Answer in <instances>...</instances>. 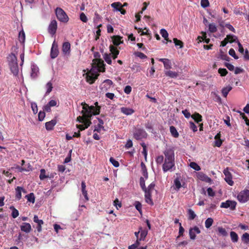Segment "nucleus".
I'll return each mask as SVG.
<instances>
[{
  "mask_svg": "<svg viewBox=\"0 0 249 249\" xmlns=\"http://www.w3.org/2000/svg\"><path fill=\"white\" fill-rule=\"evenodd\" d=\"M94 59L92 61V68L86 73L87 82L91 84L97 78L98 72L105 70L104 61L100 58V54L98 52L94 53Z\"/></svg>",
  "mask_w": 249,
  "mask_h": 249,
  "instance_id": "1",
  "label": "nucleus"
},
{
  "mask_svg": "<svg viewBox=\"0 0 249 249\" xmlns=\"http://www.w3.org/2000/svg\"><path fill=\"white\" fill-rule=\"evenodd\" d=\"M100 110H82V115L79 116L77 118V121L83 124H76V127L79 129V131H82L88 128L91 124V117L93 115H96L100 113Z\"/></svg>",
  "mask_w": 249,
  "mask_h": 249,
  "instance_id": "2",
  "label": "nucleus"
},
{
  "mask_svg": "<svg viewBox=\"0 0 249 249\" xmlns=\"http://www.w3.org/2000/svg\"><path fill=\"white\" fill-rule=\"evenodd\" d=\"M7 59L12 72L14 75H18V67L17 64L16 56L15 54L11 53L9 55Z\"/></svg>",
  "mask_w": 249,
  "mask_h": 249,
  "instance_id": "3",
  "label": "nucleus"
},
{
  "mask_svg": "<svg viewBox=\"0 0 249 249\" xmlns=\"http://www.w3.org/2000/svg\"><path fill=\"white\" fill-rule=\"evenodd\" d=\"M55 13L57 19L61 22L66 23L69 20V18L66 13L60 7L55 9Z\"/></svg>",
  "mask_w": 249,
  "mask_h": 249,
  "instance_id": "4",
  "label": "nucleus"
},
{
  "mask_svg": "<svg viewBox=\"0 0 249 249\" xmlns=\"http://www.w3.org/2000/svg\"><path fill=\"white\" fill-rule=\"evenodd\" d=\"M147 137V134L143 129L140 128H135L133 132V137L137 140H142L146 138Z\"/></svg>",
  "mask_w": 249,
  "mask_h": 249,
  "instance_id": "5",
  "label": "nucleus"
},
{
  "mask_svg": "<svg viewBox=\"0 0 249 249\" xmlns=\"http://www.w3.org/2000/svg\"><path fill=\"white\" fill-rule=\"evenodd\" d=\"M237 200L241 203H245L249 200V190H244L241 191L237 196Z\"/></svg>",
  "mask_w": 249,
  "mask_h": 249,
  "instance_id": "6",
  "label": "nucleus"
},
{
  "mask_svg": "<svg viewBox=\"0 0 249 249\" xmlns=\"http://www.w3.org/2000/svg\"><path fill=\"white\" fill-rule=\"evenodd\" d=\"M236 204L237 203L235 201L228 200L225 202H222L220 205V207L224 208H230L231 210H234L235 209Z\"/></svg>",
  "mask_w": 249,
  "mask_h": 249,
  "instance_id": "7",
  "label": "nucleus"
},
{
  "mask_svg": "<svg viewBox=\"0 0 249 249\" xmlns=\"http://www.w3.org/2000/svg\"><path fill=\"white\" fill-rule=\"evenodd\" d=\"M223 173L225 176V180L226 182L230 186H232L234 182L232 180L231 174L229 171V168L228 167L224 170Z\"/></svg>",
  "mask_w": 249,
  "mask_h": 249,
  "instance_id": "8",
  "label": "nucleus"
},
{
  "mask_svg": "<svg viewBox=\"0 0 249 249\" xmlns=\"http://www.w3.org/2000/svg\"><path fill=\"white\" fill-rule=\"evenodd\" d=\"M165 158V160L174 161V151L172 148L166 149L164 152Z\"/></svg>",
  "mask_w": 249,
  "mask_h": 249,
  "instance_id": "9",
  "label": "nucleus"
},
{
  "mask_svg": "<svg viewBox=\"0 0 249 249\" xmlns=\"http://www.w3.org/2000/svg\"><path fill=\"white\" fill-rule=\"evenodd\" d=\"M57 28V23L55 20H53L51 21L48 27V32L52 36H54L56 33Z\"/></svg>",
  "mask_w": 249,
  "mask_h": 249,
  "instance_id": "10",
  "label": "nucleus"
},
{
  "mask_svg": "<svg viewBox=\"0 0 249 249\" xmlns=\"http://www.w3.org/2000/svg\"><path fill=\"white\" fill-rule=\"evenodd\" d=\"M59 53V51L58 50V46L57 44L56 43L55 41L54 40L52 44L51 50V57L52 59H54L56 58Z\"/></svg>",
  "mask_w": 249,
  "mask_h": 249,
  "instance_id": "11",
  "label": "nucleus"
},
{
  "mask_svg": "<svg viewBox=\"0 0 249 249\" xmlns=\"http://www.w3.org/2000/svg\"><path fill=\"white\" fill-rule=\"evenodd\" d=\"M175 166L174 161L164 160L162 165V169L164 172H167Z\"/></svg>",
  "mask_w": 249,
  "mask_h": 249,
  "instance_id": "12",
  "label": "nucleus"
},
{
  "mask_svg": "<svg viewBox=\"0 0 249 249\" xmlns=\"http://www.w3.org/2000/svg\"><path fill=\"white\" fill-rule=\"evenodd\" d=\"M62 52L65 55H69L71 52V44L69 42H65L62 45Z\"/></svg>",
  "mask_w": 249,
  "mask_h": 249,
  "instance_id": "13",
  "label": "nucleus"
},
{
  "mask_svg": "<svg viewBox=\"0 0 249 249\" xmlns=\"http://www.w3.org/2000/svg\"><path fill=\"white\" fill-rule=\"evenodd\" d=\"M158 60L163 63L164 67L165 70H170L172 68L171 62L169 59L167 58H159Z\"/></svg>",
  "mask_w": 249,
  "mask_h": 249,
  "instance_id": "14",
  "label": "nucleus"
},
{
  "mask_svg": "<svg viewBox=\"0 0 249 249\" xmlns=\"http://www.w3.org/2000/svg\"><path fill=\"white\" fill-rule=\"evenodd\" d=\"M20 230L26 233H29L32 230V227L29 223H23L20 226Z\"/></svg>",
  "mask_w": 249,
  "mask_h": 249,
  "instance_id": "15",
  "label": "nucleus"
},
{
  "mask_svg": "<svg viewBox=\"0 0 249 249\" xmlns=\"http://www.w3.org/2000/svg\"><path fill=\"white\" fill-rule=\"evenodd\" d=\"M38 72L39 69L38 67L35 64H32L31 65V76L32 78H35L37 76Z\"/></svg>",
  "mask_w": 249,
  "mask_h": 249,
  "instance_id": "16",
  "label": "nucleus"
},
{
  "mask_svg": "<svg viewBox=\"0 0 249 249\" xmlns=\"http://www.w3.org/2000/svg\"><path fill=\"white\" fill-rule=\"evenodd\" d=\"M56 124V120H52L51 121L46 122L45 123V128L48 131L52 130Z\"/></svg>",
  "mask_w": 249,
  "mask_h": 249,
  "instance_id": "17",
  "label": "nucleus"
},
{
  "mask_svg": "<svg viewBox=\"0 0 249 249\" xmlns=\"http://www.w3.org/2000/svg\"><path fill=\"white\" fill-rule=\"evenodd\" d=\"M16 197L19 200L21 198V192L26 193V191L21 187L18 186L16 188Z\"/></svg>",
  "mask_w": 249,
  "mask_h": 249,
  "instance_id": "18",
  "label": "nucleus"
},
{
  "mask_svg": "<svg viewBox=\"0 0 249 249\" xmlns=\"http://www.w3.org/2000/svg\"><path fill=\"white\" fill-rule=\"evenodd\" d=\"M59 102L57 100H50L47 105L45 107L44 109H49L51 107H58Z\"/></svg>",
  "mask_w": 249,
  "mask_h": 249,
  "instance_id": "19",
  "label": "nucleus"
},
{
  "mask_svg": "<svg viewBox=\"0 0 249 249\" xmlns=\"http://www.w3.org/2000/svg\"><path fill=\"white\" fill-rule=\"evenodd\" d=\"M216 231L218 232V235L219 236L226 237L228 235L226 229L222 227H217Z\"/></svg>",
  "mask_w": 249,
  "mask_h": 249,
  "instance_id": "20",
  "label": "nucleus"
},
{
  "mask_svg": "<svg viewBox=\"0 0 249 249\" xmlns=\"http://www.w3.org/2000/svg\"><path fill=\"white\" fill-rule=\"evenodd\" d=\"M112 42L114 45L118 46L122 43L123 41L121 40L122 37L120 36H115L112 38Z\"/></svg>",
  "mask_w": 249,
  "mask_h": 249,
  "instance_id": "21",
  "label": "nucleus"
},
{
  "mask_svg": "<svg viewBox=\"0 0 249 249\" xmlns=\"http://www.w3.org/2000/svg\"><path fill=\"white\" fill-rule=\"evenodd\" d=\"M232 89V87L230 85H228L225 87H224L221 90L222 95L224 97H226L229 92Z\"/></svg>",
  "mask_w": 249,
  "mask_h": 249,
  "instance_id": "22",
  "label": "nucleus"
},
{
  "mask_svg": "<svg viewBox=\"0 0 249 249\" xmlns=\"http://www.w3.org/2000/svg\"><path fill=\"white\" fill-rule=\"evenodd\" d=\"M164 73L166 76L172 78H176L178 75V72L172 71H165Z\"/></svg>",
  "mask_w": 249,
  "mask_h": 249,
  "instance_id": "23",
  "label": "nucleus"
},
{
  "mask_svg": "<svg viewBox=\"0 0 249 249\" xmlns=\"http://www.w3.org/2000/svg\"><path fill=\"white\" fill-rule=\"evenodd\" d=\"M113 84V82L111 80L109 79H106L105 80L102 85H101L102 88H105L106 89L109 88L111 86H112Z\"/></svg>",
  "mask_w": 249,
  "mask_h": 249,
  "instance_id": "24",
  "label": "nucleus"
},
{
  "mask_svg": "<svg viewBox=\"0 0 249 249\" xmlns=\"http://www.w3.org/2000/svg\"><path fill=\"white\" fill-rule=\"evenodd\" d=\"M141 166L142 174L143 176L144 177V178L146 179L147 178L148 175V172L147 171V168H146V167L145 164L143 162H141Z\"/></svg>",
  "mask_w": 249,
  "mask_h": 249,
  "instance_id": "25",
  "label": "nucleus"
},
{
  "mask_svg": "<svg viewBox=\"0 0 249 249\" xmlns=\"http://www.w3.org/2000/svg\"><path fill=\"white\" fill-rule=\"evenodd\" d=\"M145 193V201L152 205H153V201H152V199L151 198V194H150V193H148V192H144Z\"/></svg>",
  "mask_w": 249,
  "mask_h": 249,
  "instance_id": "26",
  "label": "nucleus"
},
{
  "mask_svg": "<svg viewBox=\"0 0 249 249\" xmlns=\"http://www.w3.org/2000/svg\"><path fill=\"white\" fill-rule=\"evenodd\" d=\"M170 131L171 133V135L174 138H178L179 136V134L177 131L176 128L174 126H170Z\"/></svg>",
  "mask_w": 249,
  "mask_h": 249,
  "instance_id": "27",
  "label": "nucleus"
},
{
  "mask_svg": "<svg viewBox=\"0 0 249 249\" xmlns=\"http://www.w3.org/2000/svg\"><path fill=\"white\" fill-rule=\"evenodd\" d=\"M175 189L178 190L181 187V184L179 178H177L174 180Z\"/></svg>",
  "mask_w": 249,
  "mask_h": 249,
  "instance_id": "28",
  "label": "nucleus"
},
{
  "mask_svg": "<svg viewBox=\"0 0 249 249\" xmlns=\"http://www.w3.org/2000/svg\"><path fill=\"white\" fill-rule=\"evenodd\" d=\"M160 34L161 36L167 41L171 42V40L168 39V33L167 31L164 29H161L160 30Z\"/></svg>",
  "mask_w": 249,
  "mask_h": 249,
  "instance_id": "29",
  "label": "nucleus"
},
{
  "mask_svg": "<svg viewBox=\"0 0 249 249\" xmlns=\"http://www.w3.org/2000/svg\"><path fill=\"white\" fill-rule=\"evenodd\" d=\"M140 230H141V235L140 238L138 239L140 241L142 240L143 241L145 239L146 235H147L148 231L147 230H142V228H140Z\"/></svg>",
  "mask_w": 249,
  "mask_h": 249,
  "instance_id": "30",
  "label": "nucleus"
},
{
  "mask_svg": "<svg viewBox=\"0 0 249 249\" xmlns=\"http://www.w3.org/2000/svg\"><path fill=\"white\" fill-rule=\"evenodd\" d=\"M111 6L114 8V11H120V8L122 7V5L120 2H113L111 4Z\"/></svg>",
  "mask_w": 249,
  "mask_h": 249,
  "instance_id": "31",
  "label": "nucleus"
},
{
  "mask_svg": "<svg viewBox=\"0 0 249 249\" xmlns=\"http://www.w3.org/2000/svg\"><path fill=\"white\" fill-rule=\"evenodd\" d=\"M191 117L197 123L202 121V116L198 113H195Z\"/></svg>",
  "mask_w": 249,
  "mask_h": 249,
  "instance_id": "32",
  "label": "nucleus"
},
{
  "mask_svg": "<svg viewBox=\"0 0 249 249\" xmlns=\"http://www.w3.org/2000/svg\"><path fill=\"white\" fill-rule=\"evenodd\" d=\"M99 124H98L97 127H96L94 130V131H97L98 132H100L101 131V129H104V126H103L104 124V122L102 119H99Z\"/></svg>",
  "mask_w": 249,
  "mask_h": 249,
  "instance_id": "33",
  "label": "nucleus"
},
{
  "mask_svg": "<svg viewBox=\"0 0 249 249\" xmlns=\"http://www.w3.org/2000/svg\"><path fill=\"white\" fill-rule=\"evenodd\" d=\"M230 236H231V241L234 242V243H236V242H237V241H238V236L237 235V234L234 232V231H231L230 232Z\"/></svg>",
  "mask_w": 249,
  "mask_h": 249,
  "instance_id": "34",
  "label": "nucleus"
},
{
  "mask_svg": "<svg viewBox=\"0 0 249 249\" xmlns=\"http://www.w3.org/2000/svg\"><path fill=\"white\" fill-rule=\"evenodd\" d=\"M242 241L245 244L249 243V234L247 232L244 233L241 237Z\"/></svg>",
  "mask_w": 249,
  "mask_h": 249,
  "instance_id": "35",
  "label": "nucleus"
},
{
  "mask_svg": "<svg viewBox=\"0 0 249 249\" xmlns=\"http://www.w3.org/2000/svg\"><path fill=\"white\" fill-rule=\"evenodd\" d=\"M19 41L22 44L24 43L25 39V35L23 30L19 32L18 34Z\"/></svg>",
  "mask_w": 249,
  "mask_h": 249,
  "instance_id": "36",
  "label": "nucleus"
},
{
  "mask_svg": "<svg viewBox=\"0 0 249 249\" xmlns=\"http://www.w3.org/2000/svg\"><path fill=\"white\" fill-rule=\"evenodd\" d=\"M213 223V220L212 218H207L205 222V227L207 229L210 228Z\"/></svg>",
  "mask_w": 249,
  "mask_h": 249,
  "instance_id": "37",
  "label": "nucleus"
},
{
  "mask_svg": "<svg viewBox=\"0 0 249 249\" xmlns=\"http://www.w3.org/2000/svg\"><path fill=\"white\" fill-rule=\"evenodd\" d=\"M25 197L27 199L28 201L34 203L35 201V197L34 193H31L25 196Z\"/></svg>",
  "mask_w": 249,
  "mask_h": 249,
  "instance_id": "38",
  "label": "nucleus"
},
{
  "mask_svg": "<svg viewBox=\"0 0 249 249\" xmlns=\"http://www.w3.org/2000/svg\"><path fill=\"white\" fill-rule=\"evenodd\" d=\"M104 59H105V61L109 65H111L112 63V61L111 59V55L110 54H107V53H105L104 54Z\"/></svg>",
  "mask_w": 249,
  "mask_h": 249,
  "instance_id": "39",
  "label": "nucleus"
},
{
  "mask_svg": "<svg viewBox=\"0 0 249 249\" xmlns=\"http://www.w3.org/2000/svg\"><path fill=\"white\" fill-rule=\"evenodd\" d=\"M209 30L211 33H215L217 31V27L213 23H210L209 25Z\"/></svg>",
  "mask_w": 249,
  "mask_h": 249,
  "instance_id": "40",
  "label": "nucleus"
},
{
  "mask_svg": "<svg viewBox=\"0 0 249 249\" xmlns=\"http://www.w3.org/2000/svg\"><path fill=\"white\" fill-rule=\"evenodd\" d=\"M155 186V184L154 182L151 183L147 188L146 187V190H144V192H148L151 194L152 191L154 190Z\"/></svg>",
  "mask_w": 249,
  "mask_h": 249,
  "instance_id": "41",
  "label": "nucleus"
},
{
  "mask_svg": "<svg viewBox=\"0 0 249 249\" xmlns=\"http://www.w3.org/2000/svg\"><path fill=\"white\" fill-rule=\"evenodd\" d=\"M46 94L50 93L53 89V84L51 82H48L46 85Z\"/></svg>",
  "mask_w": 249,
  "mask_h": 249,
  "instance_id": "42",
  "label": "nucleus"
},
{
  "mask_svg": "<svg viewBox=\"0 0 249 249\" xmlns=\"http://www.w3.org/2000/svg\"><path fill=\"white\" fill-rule=\"evenodd\" d=\"M226 38L228 41L230 42H235L236 40L237 39L236 36L231 35H227Z\"/></svg>",
  "mask_w": 249,
  "mask_h": 249,
  "instance_id": "43",
  "label": "nucleus"
},
{
  "mask_svg": "<svg viewBox=\"0 0 249 249\" xmlns=\"http://www.w3.org/2000/svg\"><path fill=\"white\" fill-rule=\"evenodd\" d=\"M44 110H40L38 113V120L39 121H43L45 117V112Z\"/></svg>",
  "mask_w": 249,
  "mask_h": 249,
  "instance_id": "44",
  "label": "nucleus"
},
{
  "mask_svg": "<svg viewBox=\"0 0 249 249\" xmlns=\"http://www.w3.org/2000/svg\"><path fill=\"white\" fill-rule=\"evenodd\" d=\"M188 213L189 215V219L190 220H193L196 217V214L195 212L191 209L188 210Z\"/></svg>",
  "mask_w": 249,
  "mask_h": 249,
  "instance_id": "45",
  "label": "nucleus"
},
{
  "mask_svg": "<svg viewBox=\"0 0 249 249\" xmlns=\"http://www.w3.org/2000/svg\"><path fill=\"white\" fill-rule=\"evenodd\" d=\"M190 166L191 168H192L193 169L196 171H199L201 169L200 166L195 162H191Z\"/></svg>",
  "mask_w": 249,
  "mask_h": 249,
  "instance_id": "46",
  "label": "nucleus"
},
{
  "mask_svg": "<svg viewBox=\"0 0 249 249\" xmlns=\"http://www.w3.org/2000/svg\"><path fill=\"white\" fill-rule=\"evenodd\" d=\"M45 170L44 169H42L40 170V174L39 175V178L41 180H43L46 178H48L49 176H46L45 175Z\"/></svg>",
  "mask_w": 249,
  "mask_h": 249,
  "instance_id": "47",
  "label": "nucleus"
},
{
  "mask_svg": "<svg viewBox=\"0 0 249 249\" xmlns=\"http://www.w3.org/2000/svg\"><path fill=\"white\" fill-rule=\"evenodd\" d=\"M173 41L176 46H179L180 48L183 47V43L180 40H178L176 38H174Z\"/></svg>",
  "mask_w": 249,
  "mask_h": 249,
  "instance_id": "48",
  "label": "nucleus"
},
{
  "mask_svg": "<svg viewBox=\"0 0 249 249\" xmlns=\"http://www.w3.org/2000/svg\"><path fill=\"white\" fill-rule=\"evenodd\" d=\"M233 110L236 111L238 113H240L242 115L243 119H244V121H245L246 124L248 126H249V120L248 119L247 117L244 114H242L241 112L240 111H239V110Z\"/></svg>",
  "mask_w": 249,
  "mask_h": 249,
  "instance_id": "49",
  "label": "nucleus"
},
{
  "mask_svg": "<svg viewBox=\"0 0 249 249\" xmlns=\"http://www.w3.org/2000/svg\"><path fill=\"white\" fill-rule=\"evenodd\" d=\"M140 243L138 239H137L135 243L128 247V249H136L140 245Z\"/></svg>",
  "mask_w": 249,
  "mask_h": 249,
  "instance_id": "50",
  "label": "nucleus"
},
{
  "mask_svg": "<svg viewBox=\"0 0 249 249\" xmlns=\"http://www.w3.org/2000/svg\"><path fill=\"white\" fill-rule=\"evenodd\" d=\"M34 221L37 224V225H42L43 224L44 222L42 220H39L38 216L35 215L34 216Z\"/></svg>",
  "mask_w": 249,
  "mask_h": 249,
  "instance_id": "51",
  "label": "nucleus"
},
{
  "mask_svg": "<svg viewBox=\"0 0 249 249\" xmlns=\"http://www.w3.org/2000/svg\"><path fill=\"white\" fill-rule=\"evenodd\" d=\"M140 185L143 191L144 190H146V186L145 185V179L143 177H141L140 178Z\"/></svg>",
  "mask_w": 249,
  "mask_h": 249,
  "instance_id": "52",
  "label": "nucleus"
},
{
  "mask_svg": "<svg viewBox=\"0 0 249 249\" xmlns=\"http://www.w3.org/2000/svg\"><path fill=\"white\" fill-rule=\"evenodd\" d=\"M135 206L136 209L141 213L142 212L141 203L139 201H136L135 202Z\"/></svg>",
  "mask_w": 249,
  "mask_h": 249,
  "instance_id": "53",
  "label": "nucleus"
},
{
  "mask_svg": "<svg viewBox=\"0 0 249 249\" xmlns=\"http://www.w3.org/2000/svg\"><path fill=\"white\" fill-rule=\"evenodd\" d=\"M196 232L195 231H193L191 228L189 229V234L190 236V238L192 240H195L196 237Z\"/></svg>",
  "mask_w": 249,
  "mask_h": 249,
  "instance_id": "54",
  "label": "nucleus"
},
{
  "mask_svg": "<svg viewBox=\"0 0 249 249\" xmlns=\"http://www.w3.org/2000/svg\"><path fill=\"white\" fill-rule=\"evenodd\" d=\"M109 161L114 167H118L119 166V162L113 158H110Z\"/></svg>",
  "mask_w": 249,
  "mask_h": 249,
  "instance_id": "55",
  "label": "nucleus"
},
{
  "mask_svg": "<svg viewBox=\"0 0 249 249\" xmlns=\"http://www.w3.org/2000/svg\"><path fill=\"white\" fill-rule=\"evenodd\" d=\"M229 53L230 55L232 56L235 59H237L238 58V57L236 55L235 52L233 49H232V48L230 49L229 51Z\"/></svg>",
  "mask_w": 249,
  "mask_h": 249,
  "instance_id": "56",
  "label": "nucleus"
},
{
  "mask_svg": "<svg viewBox=\"0 0 249 249\" xmlns=\"http://www.w3.org/2000/svg\"><path fill=\"white\" fill-rule=\"evenodd\" d=\"M184 232V229L181 226V223H179L178 235L177 238H179L180 236H182L183 235Z\"/></svg>",
  "mask_w": 249,
  "mask_h": 249,
  "instance_id": "57",
  "label": "nucleus"
},
{
  "mask_svg": "<svg viewBox=\"0 0 249 249\" xmlns=\"http://www.w3.org/2000/svg\"><path fill=\"white\" fill-rule=\"evenodd\" d=\"M163 156L162 155H160L157 157L156 161L158 164H160L163 162Z\"/></svg>",
  "mask_w": 249,
  "mask_h": 249,
  "instance_id": "58",
  "label": "nucleus"
},
{
  "mask_svg": "<svg viewBox=\"0 0 249 249\" xmlns=\"http://www.w3.org/2000/svg\"><path fill=\"white\" fill-rule=\"evenodd\" d=\"M80 19L83 22H87L88 18L84 13H81L80 15Z\"/></svg>",
  "mask_w": 249,
  "mask_h": 249,
  "instance_id": "59",
  "label": "nucleus"
},
{
  "mask_svg": "<svg viewBox=\"0 0 249 249\" xmlns=\"http://www.w3.org/2000/svg\"><path fill=\"white\" fill-rule=\"evenodd\" d=\"M218 72L220 74L221 76H225L227 74L228 71L226 69L220 68L218 70Z\"/></svg>",
  "mask_w": 249,
  "mask_h": 249,
  "instance_id": "60",
  "label": "nucleus"
},
{
  "mask_svg": "<svg viewBox=\"0 0 249 249\" xmlns=\"http://www.w3.org/2000/svg\"><path fill=\"white\" fill-rule=\"evenodd\" d=\"M19 215L18 211L15 209L14 207H13V210L12 213V216L14 218L17 217Z\"/></svg>",
  "mask_w": 249,
  "mask_h": 249,
  "instance_id": "61",
  "label": "nucleus"
},
{
  "mask_svg": "<svg viewBox=\"0 0 249 249\" xmlns=\"http://www.w3.org/2000/svg\"><path fill=\"white\" fill-rule=\"evenodd\" d=\"M208 195L210 196L213 197L215 196V192L213 191L212 188L209 187L207 189Z\"/></svg>",
  "mask_w": 249,
  "mask_h": 249,
  "instance_id": "62",
  "label": "nucleus"
},
{
  "mask_svg": "<svg viewBox=\"0 0 249 249\" xmlns=\"http://www.w3.org/2000/svg\"><path fill=\"white\" fill-rule=\"evenodd\" d=\"M135 55L141 59H145L147 57V56L143 53L141 52H137L135 53Z\"/></svg>",
  "mask_w": 249,
  "mask_h": 249,
  "instance_id": "63",
  "label": "nucleus"
},
{
  "mask_svg": "<svg viewBox=\"0 0 249 249\" xmlns=\"http://www.w3.org/2000/svg\"><path fill=\"white\" fill-rule=\"evenodd\" d=\"M190 128L194 131L196 132L197 130V127L196 125L193 123L190 122Z\"/></svg>",
  "mask_w": 249,
  "mask_h": 249,
  "instance_id": "64",
  "label": "nucleus"
}]
</instances>
